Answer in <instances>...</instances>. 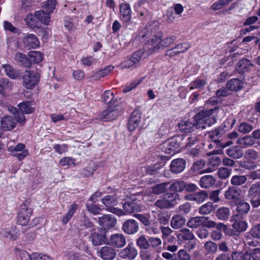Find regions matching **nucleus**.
I'll list each match as a JSON object with an SVG mask.
<instances>
[{
	"label": "nucleus",
	"instance_id": "1",
	"mask_svg": "<svg viewBox=\"0 0 260 260\" xmlns=\"http://www.w3.org/2000/svg\"><path fill=\"white\" fill-rule=\"evenodd\" d=\"M216 109H210L203 110L199 112L194 117L193 122L195 123L196 128L204 129L207 126H209L216 122L214 116H211L213 111Z\"/></svg>",
	"mask_w": 260,
	"mask_h": 260
},
{
	"label": "nucleus",
	"instance_id": "2",
	"mask_svg": "<svg viewBox=\"0 0 260 260\" xmlns=\"http://www.w3.org/2000/svg\"><path fill=\"white\" fill-rule=\"evenodd\" d=\"M102 204L105 206L106 210L113 214L120 216L125 215L126 213L121 209H119L114 206L118 204V200L117 196L115 194L107 195L102 198Z\"/></svg>",
	"mask_w": 260,
	"mask_h": 260
},
{
	"label": "nucleus",
	"instance_id": "3",
	"mask_svg": "<svg viewBox=\"0 0 260 260\" xmlns=\"http://www.w3.org/2000/svg\"><path fill=\"white\" fill-rule=\"evenodd\" d=\"M121 112V106L118 104L108 105L107 108L100 114V119L110 121L115 119Z\"/></svg>",
	"mask_w": 260,
	"mask_h": 260
},
{
	"label": "nucleus",
	"instance_id": "4",
	"mask_svg": "<svg viewBox=\"0 0 260 260\" xmlns=\"http://www.w3.org/2000/svg\"><path fill=\"white\" fill-rule=\"evenodd\" d=\"M40 80L38 73L26 71L23 76V85L27 89H31L38 84Z\"/></svg>",
	"mask_w": 260,
	"mask_h": 260
},
{
	"label": "nucleus",
	"instance_id": "5",
	"mask_svg": "<svg viewBox=\"0 0 260 260\" xmlns=\"http://www.w3.org/2000/svg\"><path fill=\"white\" fill-rule=\"evenodd\" d=\"M106 231L103 228L93 230L91 232L90 239L94 246H99L105 244L107 241Z\"/></svg>",
	"mask_w": 260,
	"mask_h": 260
},
{
	"label": "nucleus",
	"instance_id": "6",
	"mask_svg": "<svg viewBox=\"0 0 260 260\" xmlns=\"http://www.w3.org/2000/svg\"><path fill=\"white\" fill-rule=\"evenodd\" d=\"M143 55L142 51H138L133 54L131 57L123 61L121 63L122 69H128L131 67H137Z\"/></svg>",
	"mask_w": 260,
	"mask_h": 260
},
{
	"label": "nucleus",
	"instance_id": "7",
	"mask_svg": "<svg viewBox=\"0 0 260 260\" xmlns=\"http://www.w3.org/2000/svg\"><path fill=\"white\" fill-rule=\"evenodd\" d=\"M25 146L22 143H18L15 147H8V151L12 155L16 157L19 160L24 159L28 154V150L25 149Z\"/></svg>",
	"mask_w": 260,
	"mask_h": 260
},
{
	"label": "nucleus",
	"instance_id": "8",
	"mask_svg": "<svg viewBox=\"0 0 260 260\" xmlns=\"http://www.w3.org/2000/svg\"><path fill=\"white\" fill-rule=\"evenodd\" d=\"M32 212L31 209L28 208L26 205H22L18 215V222L19 224L21 225H26L29 221Z\"/></svg>",
	"mask_w": 260,
	"mask_h": 260
},
{
	"label": "nucleus",
	"instance_id": "9",
	"mask_svg": "<svg viewBox=\"0 0 260 260\" xmlns=\"http://www.w3.org/2000/svg\"><path fill=\"white\" fill-rule=\"evenodd\" d=\"M138 251L134 244L131 242L124 249L121 250L119 253L121 258L127 260H133L137 255Z\"/></svg>",
	"mask_w": 260,
	"mask_h": 260
},
{
	"label": "nucleus",
	"instance_id": "10",
	"mask_svg": "<svg viewBox=\"0 0 260 260\" xmlns=\"http://www.w3.org/2000/svg\"><path fill=\"white\" fill-rule=\"evenodd\" d=\"M230 221L231 222H233V228L237 232H244L247 229V223L245 220H244L243 217L240 215H233L231 217Z\"/></svg>",
	"mask_w": 260,
	"mask_h": 260
},
{
	"label": "nucleus",
	"instance_id": "11",
	"mask_svg": "<svg viewBox=\"0 0 260 260\" xmlns=\"http://www.w3.org/2000/svg\"><path fill=\"white\" fill-rule=\"evenodd\" d=\"M18 107L21 113H17V120L18 122L22 123L25 120L24 114L31 113L34 112V109L30 105V103L27 102L20 103L18 105Z\"/></svg>",
	"mask_w": 260,
	"mask_h": 260
},
{
	"label": "nucleus",
	"instance_id": "12",
	"mask_svg": "<svg viewBox=\"0 0 260 260\" xmlns=\"http://www.w3.org/2000/svg\"><path fill=\"white\" fill-rule=\"evenodd\" d=\"M121 229L125 234L133 235L138 232L139 226L136 220L130 219L126 220L123 223Z\"/></svg>",
	"mask_w": 260,
	"mask_h": 260
},
{
	"label": "nucleus",
	"instance_id": "13",
	"mask_svg": "<svg viewBox=\"0 0 260 260\" xmlns=\"http://www.w3.org/2000/svg\"><path fill=\"white\" fill-rule=\"evenodd\" d=\"M117 220L116 218L112 215L107 214L102 217H98V222L100 226L110 229L113 228L116 224Z\"/></svg>",
	"mask_w": 260,
	"mask_h": 260
},
{
	"label": "nucleus",
	"instance_id": "14",
	"mask_svg": "<svg viewBox=\"0 0 260 260\" xmlns=\"http://www.w3.org/2000/svg\"><path fill=\"white\" fill-rule=\"evenodd\" d=\"M0 235L4 238L14 241L19 236V232L14 226H8L3 228L0 231Z\"/></svg>",
	"mask_w": 260,
	"mask_h": 260
},
{
	"label": "nucleus",
	"instance_id": "15",
	"mask_svg": "<svg viewBox=\"0 0 260 260\" xmlns=\"http://www.w3.org/2000/svg\"><path fill=\"white\" fill-rule=\"evenodd\" d=\"M242 193V191L241 189L235 186H232L229 187L225 191L224 197L226 200L236 203L240 200Z\"/></svg>",
	"mask_w": 260,
	"mask_h": 260
},
{
	"label": "nucleus",
	"instance_id": "16",
	"mask_svg": "<svg viewBox=\"0 0 260 260\" xmlns=\"http://www.w3.org/2000/svg\"><path fill=\"white\" fill-rule=\"evenodd\" d=\"M120 18L124 22H128L132 19V10L130 5L122 3L119 6Z\"/></svg>",
	"mask_w": 260,
	"mask_h": 260
},
{
	"label": "nucleus",
	"instance_id": "17",
	"mask_svg": "<svg viewBox=\"0 0 260 260\" xmlns=\"http://www.w3.org/2000/svg\"><path fill=\"white\" fill-rule=\"evenodd\" d=\"M141 114L138 110H134L131 114L128 122L127 127L129 131L133 132L141 122Z\"/></svg>",
	"mask_w": 260,
	"mask_h": 260
},
{
	"label": "nucleus",
	"instance_id": "18",
	"mask_svg": "<svg viewBox=\"0 0 260 260\" xmlns=\"http://www.w3.org/2000/svg\"><path fill=\"white\" fill-rule=\"evenodd\" d=\"M109 242L110 245L115 247L122 248L125 245L126 240L122 234H115L111 236Z\"/></svg>",
	"mask_w": 260,
	"mask_h": 260
},
{
	"label": "nucleus",
	"instance_id": "19",
	"mask_svg": "<svg viewBox=\"0 0 260 260\" xmlns=\"http://www.w3.org/2000/svg\"><path fill=\"white\" fill-rule=\"evenodd\" d=\"M98 256L104 260H112L116 256V251L112 247L104 246L98 251Z\"/></svg>",
	"mask_w": 260,
	"mask_h": 260
},
{
	"label": "nucleus",
	"instance_id": "20",
	"mask_svg": "<svg viewBox=\"0 0 260 260\" xmlns=\"http://www.w3.org/2000/svg\"><path fill=\"white\" fill-rule=\"evenodd\" d=\"M183 141L184 138L182 136L174 137L166 141L164 143V146L168 147L170 145H172L173 148H174L175 150H178L179 152L180 149L184 148L185 146Z\"/></svg>",
	"mask_w": 260,
	"mask_h": 260
},
{
	"label": "nucleus",
	"instance_id": "21",
	"mask_svg": "<svg viewBox=\"0 0 260 260\" xmlns=\"http://www.w3.org/2000/svg\"><path fill=\"white\" fill-rule=\"evenodd\" d=\"M17 122V117L14 118L12 116H6L2 118L1 124L4 130L11 131L15 127Z\"/></svg>",
	"mask_w": 260,
	"mask_h": 260
},
{
	"label": "nucleus",
	"instance_id": "22",
	"mask_svg": "<svg viewBox=\"0 0 260 260\" xmlns=\"http://www.w3.org/2000/svg\"><path fill=\"white\" fill-rule=\"evenodd\" d=\"M186 162L182 158H177L172 161L170 165V170L174 174L182 172L185 169Z\"/></svg>",
	"mask_w": 260,
	"mask_h": 260
},
{
	"label": "nucleus",
	"instance_id": "23",
	"mask_svg": "<svg viewBox=\"0 0 260 260\" xmlns=\"http://www.w3.org/2000/svg\"><path fill=\"white\" fill-rule=\"evenodd\" d=\"M208 197L206 191L202 190L193 194H189L185 196L186 200L194 201L198 204L203 203Z\"/></svg>",
	"mask_w": 260,
	"mask_h": 260
},
{
	"label": "nucleus",
	"instance_id": "24",
	"mask_svg": "<svg viewBox=\"0 0 260 260\" xmlns=\"http://www.w3.org/2000/svg\"><path fill=\"white\" fill-rule=\"evenodd\" d=\"M186 220L184 217L180 214H175L173 216L171 221V226L175 230L182 228L186 223Z\"/></svg>",
	"mask_w": 260,
	"mask_h": 260
},
{
	"label": "nucleus",
	"instance_id": "25",
	"mask_svg": "<svg viewBox=\"0 0 260 260\" xmlns=\"http://www.w3.org/2000/svg\"><path fill=\"white\" fill-rule=\"evenodd\" d=\"M123 211L125 213L131 214L134 212H140L141 210V207L140 204L135 201L132 202H126L122 205Z\"/></svg>",
	"mask_w": 260,
	"mask_h": 260
},
{
	"label": "nucleus",
	"instance_id": "26",
	"mask_svg": "<svg viewBox=\"0 0 260 260\" xmlns=\"http://www.w3.org/2000/svg\"><path fill=\"white\" fill-rule=\"evenodd\" d=\"M23 42L29 48H36L39 46L40 42L34 34H28L23 39Z\"/></svg>",
	"mask_w": 260,
	"mask_h": 260
},
{
	"label": "nucleus",
	"instance_id": "27",
	"mask_svg": "<svg viewBox=\"0 0 260 260\" xmlns=\"http://www.w3.org/2000/svg\"><path fill=\"white\" fill-rule=\"evenodd\" d=\"M252 66L253 64L250 60L247 58H242L238 62L236 69L239 73L243 74L250 71Z\"/></svg>",
	"mask_w": 260,
	"mask_h": 260
},
{
	"label": "nucleus",
	"instance_id": "28",
	"mask_svg": "<svg viewBox=\"0 0 260 260\" xmlns=\"http://www.w3.org/2000/svg\"><path fill=\"white\" fill-rule=\"evenodd\" d=\"M179 129L180 131L187 133L191 132L196 127L195 123H192L190 121L182 120L178 124Z\"/></svg>",
	"mask_w": 260,
	"mask_h": 260
},
{
	"label": "nucleus",
	"instance_id": "29",
	"mask_svg": "<svg viewBox=\"0 0 260 260\" xmlns=\"http://www.w3.org/2000/svg\"><path fill=\"white\" fill-rule=\"evenodd\" d=\"M226 86L229 90L237 91L243 88V82L239 79L233 78L226 83Z\"/></svg>",
	"mask_w": 260,
	"mask_h": 260
},
{
	"label": "nucleus",
	"instance_id": "30",
	"mask_svg": "<svg viewBox=\"0 0 260 260\" xmlns=\"http://www.w3.org/2000/svg\"><path fill=\"white\" fill-rule=\"evenodd\" d=\"M255 142V139H254L252 135L245 136L242 138H239L237 141V144L243 148H246L251 146L253 145Z\"/></svg>",
	"mask_w": 260,
	"mask_h": 260
},
{
	"label": "nucleus",
	"instance_id": "31",
	"mask_svg": "<svg viewBox=\"0 0 260 260\" xmlns=\"http://www.w3.org/2000/svg\"><path fill=\"white\" fill-rule=\"evenodd\" d=\"M15 61L20 65L29 68L31 67V63L26 55L21 53L17 52L15 55Z\"/></svg>",
	"mask_w": 260,
	"mask_h": 260
},
{
	"label": "nucleus",
	"instance_id": "32",
	"mask_svg": "<svg viewBox=\"0 0 260 260\" xmlns=\"http://www.w3.org/2000/svg\"><path fill=\"white\" fill-rule=\"evenodd\" d=\"M214 178L210 175L203 176L200 180V185L204 188H208L211 187L215 183Z\"/></svg>",
	"mask_w": 260,
	"mask_h": 260
},
{
	"label": "nucleus",
	"instance_id": "33",
	"mask_svg": "<svg viewBox=\"0 0 260 260\" xmlns=\"http://www.w3.org/2000/svg\"><path fill=\"white\" fill-rule=\"evenodd\" d=\"M49 14V13L43 10L35 12V16H36L39 23L41 22L45 25H48L50 22V17Z\"/></svg>",
	"mask_w": 260,
	"mask_h": 260
},
{
	"label": "nucleus",
	"instance_id": "34",
	"mask_svg": "<svg viewBox=\"0 0 260 260\" xmlns=\"http://www.w3.org/2000/svg\"><path fill=\"white\" fill-rule=\"evenodd\" d=\"M203 219L204 218H203V216L191 217L187 221L186 225L189 228L197 229L202 225Z\"/></svg>",
	"mask_w": 260,
	"mask_h": 260
},
{
	"label": "nucleus",
	"instance_id": "35",
	"mask_svg": "<svg viewBox=\"0 0 260 260\" xmlns=\"http://www.w3.org/2000/svg\"><path fill=\"white\" fill-rule=\"evenodd\" d=\"M230 215V210L228 207H222L217 209L216 216L221 220H227Z\"/></svg>",
	"mask_w": 260,
	"mask_h": 260
},
{
	"label": "nucleus",
	"instance_id": "36",
	"mask_svg": "<svg viewBox=\"0 0 260 260\" xmlns=\"http://www.w3.org/2000/svg\"><path fill=\"white\" fill-rule=\"evenodd\" d=\"M78 205L76 204H71L68 208V211L62 219V222L63 224H67L69 221L72 218L73 215L77 210Z\"/></svg>",
	"mask_w": 260,
	"mask_h": 260
},
{
	"label": "nucleus",
	"instance_id": "37",
	"mask_svg": "<svg viewBox=\"0 0 260 260\" xmlns=\"http://www.w3.org/2000/svg\"><path fill=\"white\" fill-rule=\"evenodd\" d=\"M226 154L235 159L240 158L243 155L242 150L238 146L229 148L226 150Z\"/></svg>",
	"mask_w": 260,
	"mask_h": 260
},
{
	"label": "nucleus",
	"instance_id": "38",
	"mask_svg": "<svg viewBox=\"0 0 260 260\" xmlns=\"http://www.w3.org/2000/svg\"><path fill=\"white\" fill-rule=\"evenodd\" d=\"M186 184L183 181L178 180L171 184L170 189L175 192H182L185 188Z\"/></svg>",
	"mask_w": 260,
	"mask_h": 260
},
{
	"label": "nucleus",
	"instance_id": "39",
	"mask_svg": "<svg viewBox=\"0 0 260 260\" xmlns=\"http://www.w3.org/2000/svg\"><path fill=\"white\" fill-rule=\"evenodd\" d=\"M28 56L29 57V61L30 63L34 62L35 63H38L42 61L43 58V54L37 51H31L28 53Z\"/></svg>",
	"mask_w": 260,
	"mask_h": 260
},
{
	"label": "nucleus",
	"instance_id": "40",
	"mask_svg": "<svg viewBox=\"0 0 260 260\" xmlns=\"http://www.w3.org/2000/svg\"><path fill=\"white\" fill-rule=\"evenodd\" d=\"M204 248L205 249V254L206 256L215 253L217 251V245L212 241L206 242Z\"/></svg>",
	"mask_w": 260,
	"mask_h": 260
},
{
	"label": "nucleus",
	"instance_id": "41",
	"mask_svg": "<svg viewBox=\"0 0 260 260\" xmlns=\"http://www.w3.org/2000/svg\"><path fill=\"white\" fill-rule=\"evenodd\" d=\"M164 198L169 203L170 207H173L175 205V202L179 200L180 196L176 192H168L164 194Z\"/></svg>",
	"mask_w": 260,
	"mask_h": 260
},
{
	"label": "nucleus",
	"instance_id": "42",
	"mask_svg": "<svg viewBox=\"0 0 260 260\" xmlns=\"http://www.w3.org/2000/svg\"><path fill=\"white\" fill-rule=\"evenodd\" d=\"M3 67L4 69L6 74L10 78L16 79L20 76V74L18 71L15 70L9 64H3Z\"/></svg>",
	"mask_w": 260,
	"mask_h": 260
},
{
	"label": "nucleus",
	"instance_id": "43",
	"mask_svg": "<svg viewBox=\"0 0 260 260\" xmlns=\"http://www.w3.org/2000/svg\"><path fill=\"white\" fill-rule=\"evenodd\" d=\"M113 69L114 67L113 66H108L105 68L94 73L91 76V78L98 80L101 78L104 77L109 74L113 70Z\"/></svg>",
	"mask_w": 260,
	"mask_h": 260
},
{
	"label": "nucleus",
	"instance_id": "44",
	"mask_svg": "<svg viewBox=\"0 0 260 260\" xmlns=\"http://www.w3.org/2000/svg\"><path fill=\"white\" fill-rule=\"evenodd\" d=\"M161 243V240L159 238L153 237L149 238V247H151L158 252H159L160 251V246Z\"/></svg>",
	"mask_w": 260,
	"mask_h": 260
},
{
	"label": "nucleus",
	"instance_id": "45",
	"mask_svg": "<svg viewBox=\"0 0 260 260\" xmlns=\"http://www.w3.org/2000/svg\"><path fill=\"white\" fill-rule=\"evenodd\" d=\"M25 21L28 26L32 28L37 27L40 24L36 16L35 15L34 16L32 14H29L26 16Z\"/></svg>",
	"mask_w": 260,
	"mask_h": 260
},
{
	"label": "nucleus",
	"instance_id": "46",
	"mask_svg": "<svg viewBox=\"0 0 260 260\" xmlns=\"http://www.w3.org/2000/svg\"><path fill=\"white\" fill-rule=\"evenodd\" d=\"M136 244L140 249H148L149 248V238L147 239L144 235H141L137 239Z\"/></svg>",
	"mask_w": 260,
	"mask_h": 260
},
{
	"label": "nucleus",
	"instance_id": "47",
	"mask_svg": "<svg viewBox=\"0 0 260 260\" xmlns=\"http://www.w3.org/2000/svg\"><path fill=\"white\" fill-rule=\"evenodd\" d=\"M162 36L160 35V44L158 47L159 49H164L166 47H168L171 44H172L176 40V37L175 36H171L170 37H167L164 39H161Z\"/></svg>",
	"mask_w": 260,
	"mask_h": 260
},
{
	"label": "nucleus",
	"instance_id": "48",
	"mask_svg": "<svg viewBox=\"0 0 260 260\" xmlns=\"http://www.w3.org/2000/svg\"><path fill=\"white\" fill-rule=\"evenodd\" d=\"M250 208V206L249 203L241 201L237 205L236 211L240 214H245L249 212Z\"/></svg>",
	"mask_w": 260,
	"mask_h": 260
},
{
	"label": "nucleus",
	"instance_id": "49",
	"mask_svg": "<svg viewBox=\"0 0 260 260\" xmlns=\"http://www.w3.org/2000/svg\"><path fill=\"white\" fill-rule=\"evenodd\" d=\"M246 175H234L231 179V183L235 186H240L247 181Z\"/></svg>",
	"mask_w": 260,
	"mask_h": 260
},
{
	"label": "nucleus",
	"instance_id": "50",
	"mask_svg": "<svg viewBox=\"0 0 260 260\" xmlns=\"http://www.w3.org/2000/svg\"><path fill=\"white\" fill-rule=\"evenodd\" d=\"M233 260H250V256L248 251L245 253L235 251L231 254Z\"/></svg>",
	"mask_w": 260,
	"mask_h": 260
},
{
	"label": "nucleus",
	"instance_id": "51",
	"mask_svg": "<svg viewBox=\"0 0 260 260\" xmlns=\"http://www.w3.org/2000/svg\"><path fill=\"white\" fill-rule=\"evenodd\" d=\"M147 44L151 46L153 51L159 50V48L158 47V46H159V45L160 44V35L153 36L147 41Z\"/></svg>",
	"mask_w": 260,
	"mask_h": 260
},
{
	"label": "nucleus",
	"instance_id": "52",
	"mask_svg": "<svg viewBox=\"0 0 260 260\" xmlns=\"http://www.w3.org/2000/svg\"><path fill=\"white\" fill-rule=\"evenodd\" d=\"M260 191V182L252 184L248 191V195L252 198H255Z\"/></svg>",
	"mask_w": 260,
	"mask_h": 260
},
{
	"label": "nucleus",
	"instance_id": "53",
	"mask_svg": "<svg viewBox=\"0 0 260 260\" xmlns=\"http://www.w3.org/2000/svg\"><path fill=\"white\" fill-rule=\"evenodd\" d=\"M213 210V203L211 202H208L200 207L199 212L201 215H207L210 214Z\"/></svg>",
	"mask_w": 260,
	"mask_h": 260
},
{
	"label": "nucleus",
	"instance_id": "54",
	"mask_svg": "<svg viewBox=\"0 0 260 260\" xmlns=\"http://www.w3.org/2000/svg\"><path fill=\"white\" fill-rule=\"evenodd\" d=\"M114 94L111 90H106L103 94V100L104 102L109 105H114V104H118L117 102L113 101Z\"/></svg>",
	"mask_w": 260,
	"mask_h": 260
},
{
	"label": "nucleus",
	"instance_id": "55",
	"mask_svg": "<svg viewBox=\"0 0 260 260\" xmlns=\"http://www.w3.org/2000/svg\"><path fill=\"white\" fill-rule=\"evenodd\" d=\"M86 208L88 212L94 215L99 214L102 211V209L99 205L89 203L88 202L86 204Z\"/></svg>",
	"mask_w": 260,
	"mask_h": 260
},
{
	"label": "nucleus",
	"instance_id": "56",
	"mask_svg": "<svg viewBox=\"0 0 260 260\" xmlns=\"http://www.w3.org/2000/svg\"><path fill=\"white\" fill-rule=\"evenodd\" d=\"M233 0H219L213 3L211 9L213 10H218L222 9L223 7L227 6Z\"/></svg>",
	"mask_w": 260,
	"mask_h": 260
},
{
	"label": "nucleus",
	"instance_id": "57",
	"mask_svg": "<svg viewBox=\"0 0 260 260\" xmlns=\"http://www.w3.org/2000/svg\"><path fill=\"white\" fill-rule=\"evenodd\" d=\"M217 150H213V151L207 153V155L208 156L213 155L209 159V164L211 165V166H218L220 165L221 162V160L219 157L215 155V154H217Z\"/></svg>",
	"mask_w": 260,
	"mask_h": 260
},
{
	"label": "nucleus",
	"instance_id": "58",
	"mask_svg": "<svg viewBox=\"0 0 260 260\" xmlns=\"http://www.w3.org/2000/svg\"><path fill=\"white\" fill-rule=\"evenodd\" d=\"M253 129V126L247 122H242L238 127V131L243 134L250 133Z\"/></svg>",
	"mask_w": 260,
	"mask_h": 260
},
{
	"label": "nucleus",
	"instance_id": "59",
	"mask_svg": "<svg viewBox=\"0 0 260 260\" xmlns=\"http://www.w3.org/2000/svg\"><path fill=\"white\" fill-rule=\"evenodd\" d=\"M180 232L181 238L183 240L189 241L193 240L195 238L193 234L188 229H182Z\"/></svg>",
	"mask_w": 260,
	"mask_h": 260
},
{
	"label": "nucleus",
	"instance_id": "60",
	"mask_svg": "<svg viewBox=\"0 0 260 260\" xmlns=\"http://www.w3.org/2000/svg\"><path fill=\"white\" fill-rule=\"evenodd\" d=\"M56 4L55 0H48L43 7V10H45V12L49 14L52 13L55 9Z\"/></svg>",
	"mask_w": 260,
	"mask_h": 260
},
{
	"label": "nucleus",
	"instance_id": "61",
	"mask_svg": "<svg viewBox=\"0 0 260 260\" xmlns=\"http://www.w3.org/2000/svg\"><path fill=\"white\" fill-rule=\"evenodd\" d=\"M169 184V182H165L157 184L153 187L152 192L156 194L162 193L165 191Z\"/></svg>",
	"mask_w": 260,
	"mask_h": 260
},
{
	"label": "nucleus",
	"instance_id": "62",
	"mask_svg": "<svg viewBox=\"0 0 260 260\" xmlns=\"http://www.w3.org/2000/svg\"><path fill=\"white\" fill-rule=\"evenodd\" d=\"M75 159L72 157H64L61 158L59 161V164L61 166H71L73 165V166H75Z\"/></svg>",
	"mask_w": 260,
	"mask_h": 260
},
{
	"label": "nucleus",
	"instance_id": "63",
	"mask_svg": "<svg viewBox=\"0 0 260 260\" xmlns=\"http://www.w3.org/2000/svg\"><path fill=\"white\" fill-rule=\"evenodd\" d=\"M231 172L232 169H229L223 167L220 168L218 170L217 174L220 178L225 179L230 176Z\"/></svg>",
	"mask_w": 260,
	"mask_h": 260
},
{
	"label": "nucleus",
	"instance_id": "64",
	"mask_svg": "<svg viewBox=\"0 0 260 260\" xmlns=\"http://www.w3.org/2000/svg\"><path fill=\"white\" fill-rule=\"evenodd\" d=\"M247 234H250L254 238L260 239V224L253 226Z\"/></svg>",
	"mask_w": 260,
	"mask_h": 260
}]
</instances>
